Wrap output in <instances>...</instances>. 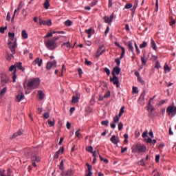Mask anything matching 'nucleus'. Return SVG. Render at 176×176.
<instances>
[{
  "instance_id": "obj_64",
  "label": "nucleus",
  "mask_w": 176,
  "mask_h": 176,
  "mask_svg": "<svg viewBox=\"0 0 176 176\" xmlns=\"http://www.w3.org/2000/svg\"><path fill=\"white\" fill-rule=\"evenodd\" d=\"M153 173H155L153 176H160V173L156 171V170H154Z\"/></svg>"
},
{
  "instance_id": "obj_58",
  "label": "nucleus",
  "mask_w": 176,
  "mask_h": 176,
  "mask_svg": "<svg viewBox=\"0 0 176 176\" xmlns=\"http://www.w3.org/2000/svg\"><path fill=\"white\" fill-rule=\"evenodd\" d=\"M62 46H66V47L69 48V47H70L71 45L69 44V42H67V43H64L63 44H62Z\"/></svg>"
},
{
  "instance_id": "obj_34",
  "label": "nucleus",
  "mask_w": 176,
  "mask_h": 176,
  "mask_svg": "<svg viewBox=\"0 0 176 176\" xmlns=\"http://www.w3.org/2000/svg\"><path fill=\"white\" fill-rule=\"evenodd\" d=\"M86 151H87V152H89V153H93V151H94L93 146H87Z\"/></svg>"
},
{
  "instance_id": "obj_46",
  "label": "nucleus",
  "mask_w": 176,
  "mask_h": 176,
  "mask_svg": "<svg viewBox=\"0 0 176 176\" xmlns=\"http://www.w3.org/2000/svg\"><path fill=\"white\" fill-rule=\"evenodd\" d=\"M97 2H98V0H93V1L90 3V6L93 8V6H96L97 5Z\"/></svg>"
},
{
  "instance_id": "obj_63",
  "label": "nucleus",
  "mask_w": 176,
  "mask_h": 176,
  "mask_svg": "<svg viewBox=\"0 0 176 176\" xmlns=\"http://www.w3.org/2000/svg\"><path fill=\"white\" fill-rule=\"evenodd\" d=\"M174 24H175V20L171 19V21H170V27H173L174 25Z\"/></svg>"
},
{
  "instance_id": "obj_16",
  "label": "nucleus",
  "mask_w": 176,
  "mask_h": 176,
  "mask_svg": "<svg viewBox=\"0 0 176 176\" xmlns=\"http://www.w3.org/2000/svg\"><path fill=\"white\" fill-rule=\"evenodd\" d=\"M136 151L139 153H141L142 152H145V146H141V145H136Z\"/></svg>"
},
{
  "instance_id": "obj_33",
  "label": "nucleus",
  "mask_w": 176,
  "mask_h": 176,
  "mask_svg": "<svg viewBox=\"0 0 176 176\" xmlns=\"http://www.w3.org/2000/svg\"><path fill=\"white\" fill-rule=\"evenodd\" d=\"M65 25H66V27H71L72 25V21L69 19H67L65 22Z\"/></svg>"
},
{
  "instance_id": "obj_22",
  "label": "nucleus",
  "mask_w": 176,
  "mask_h": 176,
  "mask_svg": "<svg viewBox=\"0 0 176 176\" xmlns=\"http://www.w3.org/2000/svg\"><path fill=\"white\" fill-rule=\"evenodd\" d=\"M155 97L156 96H154L153 98H150L148 101V109H150V112H153V111H155V107H152V104H151V101H153Z\"/></svg>"
},
{
  "instance_id": "obj_3",
  "label": "nucleus",
  "mask_w": 176,
  "mask_h": 176,
  "mask_svg": "<svg viewBox=\"0 0 176 176\" xmlns=\"http://www.w3.org/2000/svg\"><path fill=\"white\" fill-rule=\"evenodd\" d=\"M9 80H10V78L6 74L3 72L1 73V82L2 86H5L7 83H9Z\"/></svg>"
},
{
  "instance_id": "obj_8",
  "label": "nucleus",
  "mask_w": 176,
  "mask_h": 176,
  "mask_svg": "<svg viewBox=\"0 0 176 176\" xmlns=\"http://www.w3.org/2000/svg\"><path fill=\"white\" fill-rule=\"evenodd\" d=\"M5 173H6V170L4 169L0 170V176H12V169L10 168H8L6 175Z\"/></svg>"
},
{
  "instance_id": "obj_60",
  "label": "nucleus",
  "mask_w": 176,
  "mask_h": 176,
  "mask_svg": "<svg viewBox=\"0 0 176 176\" xmlns=\"http://www.w3.org/2000/svg\"><path fill=\"white\" fill-rule=\"evenodd\" d=\"M127 151V147L124 148L123 146H121V153H124Z\"/></svg>"
},
{
  "instance_id": "obj_11",
  "label": "nucleus",
  "mask_w": 176,
  "mask_h": 176,
  "mask_svg": "<svg viewBox=\"0 0 176 176\" xmlns=\"http://www.w3.org/2000/svg\"><path fill=\"white\" fill-rule=\"evenodd\" d=\"M79 97H80V94H78L77 92H76V96L72 97V104H78V102H79Z\"/></svg>"
},
{
  "instance_id": "obj_49",
  "label": "nucleus",
  "mask_w": 176,
  "mask_h": 176,
  "mask_svg": "<svg viewBox=\"0 0 176 176\" xmlns=\"http://www.w3.org/2000/svg\"><path fill=\"white\" fill-rule=\"evenodd\" d=\"M43 117L45 119H49L50 118V113H49V112L45 113Z\"/></svg>"
},
{
  "instance_id": "obj_41",
  "label": "nucleus",
  "mask_w": 176,
  "mask_h": 176,
  "mask_svg": "<svg viewBox=\"0 0 176 176\" xmlns=\"http://www.w3.org/2000/svg\"><path fill=\"white\" fill-rule=\"evenodd\" d=\"M8 36H9L10 39H11V41L14 40V33L8 32Z\"/></svg>"
},
{
  "instance_id": "obj_27",
  "label": "nucleus",
  "mask_w": 176,
  "mask_h": 176,
  "mask_svg": "<svg viewBox=\"0 0 176 176\" xmlns=\"http://www.w3.org/2000/svg\"><path fill=\"white\" fill-rule=\"evenodd\" d=\"M93 31V28H90L88 30H85V34H87L88 38H91V32Z\"/></svg>"
},
{
  "instance_id": "obj_50",
  "label": "nucleus",
  "mask_w": 176,
  "mask_h": 176,
  "mask_svg": "<svg viewBox=\"0 0 176 176\" xmlns=\"http://www.w3.org/2000/svg\"><path fill=\"white\" fill-rule=\"evenodd\" d=\"M133 93L138 94V88L137 87H133Z\"/></svg>"
},
{
  "instance_id": "obj_23",
  "label": "nucleus",
  "mask_w": 176,
  "mask_h": 176,
  "mask_svg": "<svg viewBox=\"0 0 176 176\" xmlns=\"http://www.w3.org/2000/svg\"><path fill=\"white\" fill-rule=\"evenodd\" d=\"M38 99L42 100L43 98H45V94L43 91L38 90Z\"/></svg>"
},
{
  "instance_id": "obj_5",
  "label": "nucleus",
  "mask_w": 176,
  "mask_h": 176,
  "mask_svg": "<svg viewBox=\"0 0 176 176\" xmlns=\"http://www.w3.org/2000/svg\"><path fill=\"white\" fill-rule=\"evenodd\" d=\"M110 82H112L113 85H116V87H119V78L116 76V74L113 73V78H110Z\"/></svg>"
},
{
  "instance_id": "obj_12",
  "label": "nucleus",
  "mask_w": 176,
  "mask_h": 176,
  "mask_svg": "<svg viewBox=\"0 0 176 176\" xmlns=\"http://www.w3.org/2000/svg\"><path fill=\"white\" fill-rule=\"evenodd\" d=\"M38 65V67L42 66V58H36L33 62L32 65Z\"/></svg>"
},
{
  "instance_id": "obj_2",
  "label": "nucleus",
  "mask_w": 176,
  "mask_h": 176,
  "mask_svg": "<svg viewBox=\"0 0 176 176\" xmlns=\"http://www.w3.org/2000/svg\"><path fill=\"white\" fill-rule=\"evenodd\" d=\"M39 85H41L39 78H31L28 81L27 89L28 90H35L39 87Z\"/></svg>"
},
{
  "instance_id": "obj_15",
  "label": "nucleus",
  "mask_w": 176,
  "mask_h": 176,
  "mask_svg": "<svg viewBox=\"0 0 176 176\" xmlns=\"http://www.w3.org/2000/svg\"><path fill=\"white\" fill-rule=\"evenodd\" d=\"M8 46H9V49H16V47H17V42H16V41L14 40V41L13 43L10 41L8 43Z\"/></svg>"
},
{
  "instance_id": "obj_54",
  "label": "nucleus",
  "mask_w": 176,
  "mask_h": 176,
  "mask_svg": "<svg viewBox=\"0 0 176 176\" xmlns=\"http://www.w3.org/2000/svg\"><path fill=\"white\" fill-rule=\"evenodd\" d=\"M123 129V123L122 122H120L118 124V130L120 131Z\"/></svg>"
},
{
  "instance_id": "obj_45",
  "label": "nucleus",
  "mask_w": 176,
  "mask_h": 176,
  "mask_svg": "<svg viewBox=\"0 0 176 176\" xmlns=\"http://www.w3.org/2000/svg\"><path fill=\"white\" fill-rule=\"evenodd\" d=\"M75 135L76 137H77V138H82V134H80V133H79V131H77L75 132Z\"/></svg>"
},
{
  "instance_id": "obj_59",
  "label": "nucleus",
  "mask_w": 176,
  "mask_h": 176,
  "mask_svg": "<svg viewBox=\"0 0 176 176\" xmlns=\"http://www.w3.org/2000/svg\"><path fill=\"white\" fill-rule=\"evenodd\" d=\"M149 116L150 118H155V116H156V114H155L153 111H149Z\"/></svg>"
},
{
  "instance_id": "obj_37",
  "label": "nucleus",
  "mask_w": 176,
  "mask_h": 176,
  "mask_svg": "<svg viewBox=\"0 0 176 176\" xmlns=\"http://www.w3.org/2000/svg\"><path fill=\"white\" fill-rule=\"evenodd\" d=\"M47 123H48L50 127H53V126H54V120H53V121H52V120L49 119L47 120Z\"/></svg>"
},
{
  "instance_id": "obj_48",
  "label": "nucleus",
  "mask_w": 176,
  "mask_h": 176,
  "mask_svg": "<svg viewBox=\"0 0 176 176\" xmlns=\"http://www.w3.org/2000/svg\"><path fill=\"white\" fill-rule=\"evenodd\" d=\"M104 72H106L107 75H108V76H109L111 75V71L109 70V69L105 67L104 68Z\"/></svg>"
},
{
  "instance_id": "obj_20",
  "label": "nucleus",
  "mask_w": 176,
  "mask_h": 176,
  "mask_svg": "<svg viewBox=\"0 0 176 176\" xmlns=\"http://www.w3.org/2000/svg\"><path fill=\"white\" fill-rule=\"evenodd\" d=\"M23 98H24V94H23L22 92L19 93L18 95L16 96L17 102H20V101H21Z\"/></svg>"
},
{
  "instance_id": "obj_18",
  "label": "nucleus",
  "mask_w": 176,
  "mask_h": 176,
  "mask_svg": "<svg viewBox=\"0 0 176 176\" xmlns=\"http://www.w3.org/2000/svg\"><path fill=\"white\" fill-rule=\"evenodd\" d=\"M87 167L88 168V173L86 174L85 176H91L93 175V172H91V165L89 164V163H87Z\"/></svg>"
},
{
  "instance_id": "obj_21",
  "label": "nucleus",
  "mask_w": 176,
  "mask_h": 176,
  "mask_svg": "<svg viewBox=\"0 0 176 176\" xmlns=\"http://www.w3.org/2000/svg\"><path fill=\"white\" fill-rule=\"evenodd\" d=\"M22 65H23V63H21V62H19L16 64L15 67H16L18 69H20L23 72V71H25V68L23 67Z\"/></svg>"
},
{
  "instance_id": "obj_32",
  "label": "nucleus",
  "mask_w": 176,
  "mask_h": 176,
  "mask_svg": "<svg viewBox=\"0 0 176 176\" xmlns=\"http://www.w3.org/2000/svg\"><path fill=\"white\" fill-rule=\"evenodd\" d=\"M124 113V106L122 107L120 110V113L118 114L119 118H122Z\"/></svg>"
},
{
  "instance_id": "obj_51",
  "label": "nucleus",
  "mask_w": 176,
  "mask_h": 176,
  "mask_svg": "<svg viewBox=\"0 0 176 176\" xmlns=\"http://www.w3.org/2000/svg\"><path fill=\"white\" fill-rule=\"evenodd\" d=\"M5 30H8V26H6L4 28H0L1 34H4L5 33Z\"/></svg>"
},
{
  "instance_id": "obj_1",
  "label": "nucleus",
  "mask_w": 176,
  "mask_h": 176,
  "mask_svg": "<svg viewBox=\"0 0 176 176\" xmlns=\"http://www.w3.org/2000/svg\"><path fill=\"white\" fill-rule=\"evenodd\" d=\"M60 39L59 37H54L51 39H48L47 41H44V43L48 50H54L58 47V43L57 41Z\"/></svg>"
},
{
  "instance_id": "obj_38",
  "label": "nucleus",
  "mask_w": 176,
  "mask_h": 176,
  "mask_svg": "<svg viewBox=\"0 0 176 176\" xmlns=\"http://www.w3.org/2000/svg\"><path fill=\"white\" fill-rule=\"evenodd\" d=\"M8 91V88L7 87H4L0 92V97H2V96H3L6 91Z\"/></svg>"
},
{
  "instance_id": "obj_26",
  "label": "nucleus",
  "mask_w": 176,
  "mask_h": 176,
  "mask_svg": "<svg viewBox=\"0 0 176 176\" xmlns=\"http://www.w3.org/2000/svg\"><path fill=\"white\" fill-rule=\"evenodd\" d=\"M74 173H75V171H74V170H72V169H69V170H66L67 176H72V175H74Z\"/></svg>"
},
{
  "instance_id": "obj_53",
  "label": "nucleus",
  "mask_w": 176,
  "mask_h": 176,
  "mask_svg": "<svg viewBox=\"0 0 176 176\" xmlns=\"http://www.w3.org/2000/svg\"><path fill=\"white\" fill-rule=\"evenodd\" d=\"M9 71L10 72H12V71H16V65H12L10 68H9Z\"/></svg>"
},
{
  "instance_id": "obj_17",
  "label": "nucleus",
  "mask_w": 176,
  "mask_h": 176,
  "mask_svg": "<svg viewBox=\"0 0 176 176\" xmlns=\"http://www.w3.org/2000/svg\"><path fill=\"white\" fill-rule=\"evenodd\" d=\"M60 152H61V153L64 152V147H62L55 153V154L54 155V159H58V157L60 156Z\"/></svg>"
},
{
  "instance_id": "obj_31",
  "label": "nucleus",
  "mask_w": 176,
  "mask_h": 176,
  "mask_svg": "<svg viewBox=\"0 0 176 176\" xmlns=\"http://www.w3.org/2000/svg\"><path fill=\"white\" fill-rule=\"evenodd\" d=\"M120 49L122 50V53L120 56V60H122V58H123V57H124V54L126 53V50H124V47H120Z\"/></svg>"
},
{
  "instance_id": "obj_10",
  "label": "nucleus",
  "mask_w": 176,
  "mask_h": 176,
  "mask_svg": "<svg viewBox=\"0 0 176 176\" xmlns=\"http://www.w3.org/2000/svg\"><path fill=\"white\" fill-rule=\"evenodd\" d=\"M104 49V45H100L96 52V57L98 58V57H100V56H101L103 53L105 52V50H102Z\"/></svg>"
},
{
  "instance_id": "obj_62",
  "label": "nucleus",
  "mask_w": 176,
  "mask_h": 176,
  "mask_svg": "<svg viewBox=\"0 0 176 176\" xmlns=\"http://www.w3.org/2000/svg\"><path fill=\"white\" fill-rule=\"evenodd\" d=\"M51 36H53V33H47L45 36V38H51Z\"/></svg>"
},
{
  "instance_id": "obj_24",
  "label": "nucleus",
  "mask_w": 176,
  "mask_h": 176,
  "mask_svg": "<svg viewBox=\"0 0 176 176\" xmlns=\"http://www.w3.org/2000/svg\"><path fill=\"white\" fill-rule=\"evenodd\" d=\"M151 45L152 49H153V50H156L157 49V47L156 46V43L155 42V40H153V38H151Z\"/></svg>"
},
{
  "instance_id": "obj_35",
  "label": "nucleus",
  "mask_w": 176,
  "mask_h": 176,
  "mask_svg": "<svg viewBox=\"0 0 176 176\" xmlns=\"http://www.w3.org/2000/svg\"><path fill=\"white\" fill-rule=\"evenodd\" d=\"M164 69L165 72H170V71H171V69H170V67H168V65H167V63L164 65Z\"/></svg>"
},
{
  "instance_id": "obj_28",
  "label": "nucleus",
  "mask_w": 176,
  "mask_h": 176,
  "mask_svg": "<svg viewBox=\"0 0 176 176\" xmlns=\"http://www.w3.org/2000/svg\"><path fill=\"white\" fill-rule=\"evenodd\" d=\"M23 132L21 131H18L16 133H14L12 136V138H16V137H19V135H22Z\"/></svg>"
},
{
  "instance_id": "obj_44",
  "label": "nucleus",
  "mask_w": 176,
  "mask_h": 176,
  "mask_svg": "<svg viewBox=\"0 0 176 176\" xmlns=\"http://www.w3.org/2000/svg\"><path fill=\"white\" fill-rule=\"evenodd\" d=\"M120 117H119V116H116L113 118V122L114 123H118L119 120H120Z\"/></svg>"
},
{
  "instance_id": "obj_9",
  "label": "nucleus",
  "mask_w": 176,
  "mask_h": 176,
  "mask_svg": "<svg viewBox=\"0 0 176 176\" xmlns=\"http://www.w3.org/2000/svg\"><path fill=\"white\" fill-rule=\"evenodd\" d=\"M39 24L40 25H48V27H50V25H52V20L48 19L47 21H45L39 18Z\"/></svg>"
},
{
  "instance_id": "obj_61",
  "label": "nucleus",
  "mask_w": 176,
  "mask_h": 176,
  "mask_svg": "<svg viewBox=\"0 0 176 176\" xmlns=\"http://www.w3.org/2000/svg\"><path fill=\"white\" fill-rule=\"evenodd\" d=\"M115 61H116L117 65H120V58H116Z\"/></svg>"
},
{
  "instance_id": "obj_42",
  "label": "nucleus",
  "mask_w": 176,
  "mask_h": 176,
  "mask_svg": "<svg viewBox=\"0 0 176 176\" xmlns=\"http://www.w3.org/2000/svg\"><path fill=\"white\" fill-rule=\"evenodd\" d=\"M12 74V82L14 83L16 82V79L17 78V76H16V70H14Z\"/></svg>"
},
{
  "instance_id": "obj_57",
  "label": "nucleus",
  "mask_w": 176,
  "mask_h": 176,
  "mask_svg": "<svg viewBox=\"0 0 176 176\" xmlns=\"http://www.w3.org/2000/svg\"><path fill=\"white\" fill-rule=\"evenodd\" d=\"M142 137L143 138H146V137H148V131H145L142 133Z\"/></svg>"
},
{
  "instance_id": "obj_14",
  "label": "nucleus",
  "mask_w": 176,
  "mask_h": 176,
  "mask_svg": "<svg viewBox=\"0 0 176 176\" xmlns=\"http://www.w3.org/2000/svg\"><path fill=\"white\" fill-rule=\"evenodd\" d=\"M119 74H120V67H116L113 69V71L111 72L112 76H113L114 75H119Z\"/></svg>"
},
{
  "instance_id": "obj_6",
  "label": "nucleus",
  "mask_w": 176,
  "mask_h": 176,
  "mask_svg": "<svg viewBox=\"0 0 176 176\" xmlns=\"http://www.w3.org/2000/svg\"><path fill=\"white\" fill-rule=\"evenodd\" d=\"M56 67H57V61L52 60L47 63L46 68L48 71H50V69H52V68H56Z\"/></svg>"
},
{
  "instance_id": "obj_29",
  "label": "nucleus",
  "mask_w": 176,
  "mask_h": 176,
  "mask_svg": "<svg viewBox=\"0 0 176 176\" xmlns=\"http://www.w3.org/2000/svg\"><path fill=\"white\" fill-rule=\"evenodd\" d=\"M21 35L24 39H27L28 38V34H27V32L25 30H22Z\"/></svg>"
},
{
  "instance_id": "obj_39",
  "label": "nucleus",
  "mask_w": 176,
  "mask_h": 176,
  "mask_svg": "<svg viewBox=\"0 0 176 176\" xmlns=\"http://www.w3.org/2000/svg\"><path fill=\"white\" fill-rule=\"evenodd\" d=\"M59 170L63 171L64 170V161L62 160L59 164Z\"/></svg>"
},
{
  "instance_id": "obj_13",
  "label": "nucleus",
  "mask_w": 176,
  "mask_h": 176,
  "mask_svg": "<svg viewBox=\"0 0 176 176\" xmlns=\"http://www.w3.org/2000/svg\"><path fill=\"white\" fill-rule=\"evenodd\" d=\"M111 142L114 144L115 145H116L118 142H120V140L119 138H116V136L115 135H113L111 139H110Z\"/></svg>"
},
{
  "instance_id": "obj_47",
  "label": "nucleus",
  "mask_w": 176,
  "mask_h": 176,
  "mask_svg": "<svg viewBox=\"0 0 176 176\" xmlns=\"http://www.w3.org/2000/svg\"><path fill=\"white\" fill-rule=\"evenodd\" d=\"M101 124H102V126H108V124H109V121L108 120L102 121Z\"/></svg>"
},
{
  "instance_id": "obj_56",
  "label": "nucleus",
  "mask_w": 176,
  "mask_h": 176,
  "mask_svg": "<svg viewBox=\"0 0 176 176\" xmlns=\"http://www.w3.org/2000/svg\"><path fill=\"white\" fill-rule=\"evenodd\" d=\"M133 8V4H126L124 8L125 9H131Z\"/></svg>"
},
{
  "instance_id": "obj_30",
  "label": "nucleus",
  "mask_w": 176,
  "mask_h": 176,
  "mask_svg": "<svg viewBox=\"0 0 176 176\" xmlns=\"http://www.w3.org/2000/svg\"><path fill=\"white\" fill-rule=\"evenodd\" d=\"M146 94V93L145 92V91H144L143 92H142L140 98H139V101H144V98H145V95Z\"/></svg>"
},
{
  "instance_id": "obj_55",
  "label": "nucleus",
  "mask_w": 176,
  "mask_h": 176,
  "mask_svg": "<svg viewBox=\"0 0 176 176\" xmlns=\"http://www.w3.org/2000/svg\"><path fill=\"white\" fill-rule=\"evenodd\" d=\"M10 50H11V54L10 56H12V57H13V54H16V49L14 48H10Z\"/></svg>"
},
{
  "instance_id": "obj_40",
  "label": "nucleus",
  "mask_w": 176,
  "mask_h": 176,
  "mask_svg": "<svg viewBox=\"0 0 176 176\" xmlns=\"http://www.w3.org/2000/svg\"><path fill=\"white\" fill-rule=\"evenodd\" d=\"M141 61H142V65H146V63L148 61V59H146V58H142L141 57Z\"/></svg>"
},
{
  "instance_id": "obj_36",
  "label": "nucleus",
  "mask_w": 176,
  "mask_h": 176,
  "mask_svg": "<svg viewBox=\"0 0 176 176\" xmlns=\"http://www.w3.org/2000/svg\"><path fill=\"white\" fill-rule=\"evenodd\" d=\"M146 46H148V43H146V41H143V43L140 45V49H144V47H146Z\"/></svg>"
},
{
  "instance_id": "obj_25",
  "label": "nucleus",
  "mask_w": 176,
  "mask_h": 176,
  "mask_svg": "<svg viewBox=\"0 0 176 176\" xmlns=\"http://www.w3.org/2000/svg\"><path fill=\"white\" fill-rule=\"evenodd\" d=\"M128 47H129V50H131V52H132V53H134V47H133V42H131V41L128 42Z\"/></svg>"
},
{
  "instance_id": "obj_4",
  "label": "nucleus",
  "mask_w": 176,
  "mask_h": 176,
  "mask_svg": "<svg viewBox=\"0 0 176 176\" xmlns=\"http://www.w3.org/2000/svg\"><path fill=\"white\" fill-rule=\"evenodd\" d=\"M113 17H115V14L112 13L110 17L108 16H104L103 17V20L104 21V23H106L107 24H109V25H111L112 24Z\"/></svg>"
},
{
  "instance_id": "obj_43",
  "label": "nucleus",
  "mask_w": 176,
  "mask_h": 176,
  "mask_svg": "<svg viewBox=\"0 0 176 176\" xmlns=\"http://www.w3.org/2000/svg\"><path fill=\"white\" fill-rule=\"evenodd\" d=\"M49 6H50V4L49 3V1L48 0H45V3H44V7L45 9H49Z\"/></svg>"
},
{
  "instance_id": "obj_52",
  "label": "nucleus",
  "mask_w": 176,
  "mask_h": 176,
  "mask_svg": "<svg viewBox=\"0 0 176 176\" xmlns=\"http://www.w3.org/2000/svg\"><path fill=\"white\" fill-rule=\"evenodd\" d=\"M160 63H159V61H157L155 63V68H156V69H159V68H160Z\"/></svg>"
},
{
  "instance_id": "obj_19",
  "label": "nucleus",
  "mask_w": 176,
  "mask_h": 176,
  "mask_svg": "<svg viewBox=\"0 0 176 176\" xmlns=\"http://www.w3.org/2000/svg\"><path fill=\"white\" fill-rule=\"evenodd\" d=\"M31 160H32V162H41V157L36 156V154H34V155H32Z\"/></svg>"
},
{
  "instance_id": "obj_7",
  "label": "nucleus",
  "mask_w": 176,
  "mask_h": 176,
  "mask_svg": "<svg viewBox=\"0 0 176 176\" xmlns=\"http://www.w3.org/2000/svg\"><path fill=\"white\" fill-rule=\"evenodd\" d=\"M166 112L168 113V115H172V116H174L176 113V107L170 106L166 109Z\"/></svg>"
}]
</instances>
